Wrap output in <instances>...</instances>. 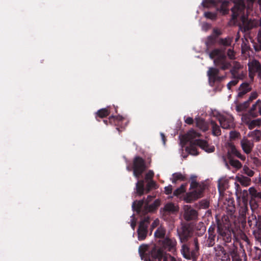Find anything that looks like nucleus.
I'll use <instances>...</instances> for the list:
<instances>
[{"mask_svg":"<svg viewBox=\"0 0 261 261\" xmlns=\"http://www.w3.org/2000/svg\"><path fill=\"white\" fill-rule=\"evenodd\" d=\"M248 5L247 7V13L244 3L242 0H239L238 2L235 3L234 6L231 8L232 18L237 21L240 20L244 31H247L255 27L257 22L254 20L249 19L247 13L252 7L253 3L255 0H247Z\"/></svg>","mask_w":261,"mask_h":261,"instance_id":"f257e3e1","label":"nucleus"},{"mask_svg":"<svg viewBox=\"0 0 261 261\" xmlns=\"http://www.w3.org/2000/svg\"><path fill=\"white\" fill-rule=\"evenodd\" d=\"M199 136V133L196 132L194 130H191L187 133L186 135V140L191 142L190 146L186 148L187 152L193 155H197L198 152L197 150L196 146H199L206 152L211 153L214 152L215 150L214 146L210 145L205 140L197 139L192 142V140Z\"/></svg>","mask_w":261,"mask_h":261,"instance_id":"f03ea898","label":"nucleus"},{"mask_svg":"<svg viewBox=\"0 0 261 261\" xmlns=\"http://www.w3.org/2000/svg\"><path fill=\"white\" fill-rule=\"evenodd\" d=\"M153 196H148L144 200L135 201L133 202V208L138 213L146 214L155 211L161 204V201L156 199L153 201Z\"/></svg>","mask_w":261,"mask_h":261,"instance_id":"7ed1b4c3","label":"nucleus"},{"mask_svg":"<svg viewBox=\"0 0 261 261\" xmlns=\"http://www.w3.org/2000/svg\"><path fill=\"white\" fill-rule=\"evenodd\" d=\"M191 188L193 189L192 191L187 194L185 197V200L187 202H191L200 198L205 189V185L203 184H198L196 181L192 180Z\"/></svg>","mask_w":261,"mask_h":261,"instance_id":"20e7f679","label":"nucleus"},{"mask_svg":"<svg viewBox=\"0 0 261 261\" xmlns=\"http://www.w3.org/2000/svg\"><path fill=\"white\" fill-rule=\"evenodd\" d=\"M210 58L214 60V64L217 66H221V69L225 70L228 69L230 65L226 62V57L223 51L219 49H214L209 54Z\"/></svg>","mask_w":261,"mask_h":261,"instance_id":"39448f33","label":"nucleus"},{"mask_svg":"<svg viewBox=\"0 0 261 261\" xmlns=\"http://www.w3.org/2000/svg\"><path fill=\"white\" fill-rule=\"evenodd\" d=\"M249 225L253 229V234L256 240L261 242V216L252 215L248 218Z\"/></svg>","mask_w":261,"mask_h":261,"instance_id":"423d86ee","label":"nucleus"},{"mask_svg":"<svg viewBox=\"0 0 261 261\" xmlns=\"http://www.w3.org/2000/svg\"><path fill=\"white\" fill-rule=\"evenodd\" d=\"M217 118L221 127L223 129H230L233 128L235 125L234 118L229 113L219 114Z\"/></svg>","mask_w":261,"mask_h":261,"instance_id":"0eeeda50","label":"nucleus"},{"mask_svg":"<svg viewBox=\"0 0 261 261\" xmlns=\"http://www.w3.org/2000/svg\"><path fill=\"white\" fill-rule=\"evenodd\" d=\"M151 255L159 261H176L174 257L171 256L169 254L164 253L161 248L155 247L151 251Z\"/></svg>","mask_w":261,"mask_h":261,"instance_id":"6e6552de","label":"nucleus"},{"mask_svg":"<svg viewBox=\"0 0 261 261\" xmlns=\"http://www.w3.org/2000/svg\"><path fill=\"white\" fill-rule=\"evenodd\" d=\"M149 223V217L147 216L145 217L140 222L138 229V239L143 240L145 239L147 233V227Z\"/></svg>","mask_w":261,"mask_h":261,"instance_id":"1a4fd4ad","label":"nucleus"},{"mask_svg":"<svg viewBox=\"0 0 261 261\" xmlns=\"http://www.w3.org/2000/svg\"><path fill=\"white\" fill-rule=\"evenodd\" d=\"M236 195L238 202H241V203H248L249 193L246 190H242L240 185L235 182Z\"/></svg>","mask_w":261,"mask_h":261,"instance_id":"9d476101","label":"nucleus"},{"mask_svg":"<svg viewBox=\"0 0 261 261\" xmlns=\"http://www.w3.org/2000/svg\"><path fill=\"white\" fill-rule=\"evenodd\" d=\"M145 169L144 160L140 158L136 157L134 161V175L137 178L143 173Z\"/></svg>","mask_w":261,"mask_h":261,"instance_id":"9b49d317","label":"nucleus"},{"mask_svg":"<svg viewBox=\"0 0 261 261\" xmlns=\"http://www.w3.org/2000/svg\"><path fill=\"white\" fill-rule=\"evenodd\" d=\"M195 249L191 251L189 247L186 245L183 244L181 249V253L183 256L187 259H191L195 258L197 254V250H198V242L197 240L194 241Z\"/></svg>","mask_w":261,"mask_h":261,"instance_id":"f8f14e48","label":"nucleus"},{"mask_svg":"<svg viewBox=\"0 0 261 261\" xmlns=\"http://www.w3.org/2000/svg\"><path fill=\"white\" fill-rule=\"evenodd\" d=\"M161 245L165 249L169 251H175L176 241L174 238L166 237L161 241Z\"/></svg>","mask_w":261,"mask_h":261,"instance_id":"ddd939ff","label":"nucleus"},{"mask_svg":"<svg viewBox=\"0 0 261 261\" xmlns=\"http://www.w3.org/2000/svg\"><path fill=\"white\" fill-rule=\"evenodd\" d=\"M215 255L218 259L221 261H230L229 255L227 253L224 248L217 246L215 248Z\"/></svg>","mask_w":261,"mask_h":261,"instance_id":"4468645a","label":"nucleus"},{"mask_svg":"<svg viewBox=\"0 0 261 261\" xmlns=\"http://www.w3.org/2000/svg\"><path fill=\"white\" fill-rule=\"evenodd\" d=\"M249 76L251 80H253L254 74L260 70V65L256 60H252L248 63Z\"/></svg>","mask_w":261,"mask_h":261,"instance_id":"2eb2a0df","label":"nucleus"},{"mask_svg":"<svg viewBox=\"0 0 261 261\" xmlns=\"http://www.w3.org/2000/svg\"><path fill=\"white\" fill-rule=\"evenodd\" d=\"M184 210V217L187 221L194 220L197 217L196 211L193 209L191 206L185 205Z\"/></svg>","mask_w":261,"mask_h":261,"instance_id":"dca6fc26","label":"nucleus"},{"mask_svg":"<svg viewBox=\"0 0 261 261\" xmlns=\"http://www.w3.org/2000/svg\"><path fill=\"white\" fill-rule=\"evenodd\" d=\"M178 211L179 207L177 205L169 202L165 205L162 210V212L164 215H168L176 214Z\"/></svg>","mask_w":261,"mask_h":261,"instance_id":"f3484780","label":"nucleus"},{"mask_svg":"<svg viewBox=\"0 0 261 261\" xmlns=\"http://www.w3.org/2000/svg\"><path fill=\"white\" fill-rule=\"evenodd\" d=\"M241 146L243 151L246 154L250 153L254 146L253 142L244 137L241 141Z\"/></svg>","mask_w":261,"mask_h":261,"instance_id":"a211bd4d","label":"nucleus"},{"mask_svg":"<svg viewBox=\"0 0 261 261\" xmlns=\"http://www.w3.org/2000/svg\"><path fill=\"white\" fill-rule=\"evenodd\" d=\"M177 232L181 243L186 242L191 236L190 230L186 226H182L180 230H178Z\"/></svg>","mask_w":261,"mask_h":261,"instance_id":"6ab92c4d","label":"nucleus"},{"mask_svg":"<svg viewBox=\"0 0 261 261\" xmlns=\"http://www.w3.org/2000/svg\"><path fill=\"white\" fill-rule=\"evenodd\" d=\"M218 72L219 70L218 69L215 68H210L207 71V75L208 76L209 80L210 81H213V82L217 80H220L221 78L218 76Z\"/></svg>","mask_w":261,"mask_h":261,"instance_id":"aec40b11","label":"nucleus"},{"mask_svg":"<svg viewBox=\"0 0 261 261\" xmlns=\"http://www.w3.org/2000/svg\"><path fill=\"white\" fill-rule=\"evenodd\" d=\"M235 179L244 187H247L251 184V179L242 175H237Z\"/></svg>","mask_w":261,"mask_h":261,"instance_id":"412c9836","label":"nucleus"},{"mask_svg":"<svg viewBox=\"0 0 261 261\" xmlns=\"http://www.w3.org/2000/svg\"><path fill=\"white\" fill-rule=\"evenodd\" d=\"M136 189L137 193L140 196L142 195L145 193H146V189L144 188V181L141 180L138 181L136 184Z\"/></svg>","mask_w":261,"mask_h":261,"instance_id":"4be33fe9","label":"nucleus"},{"mask_svg":"<svg viewBox=\"0 0 261 261\" xmlns=\"http://www.w3.org/2000/svg\"><path fill=\"white\" fill-rule=\"evenodd\" d=\"M238 204L239 205V215L242 218L245 219L248 211V203H241V202H239Z\"/></svg>","mask_w":261,"mask_h":261,"instance_id":"5701e85b","label":"nucleus"},{"mask_svg":"<svg viewBox=\"0 0 261 261\" xmlns=\"http://www.w3.org/2000/svg\"><path fill=\"white\" fill-rule=\"evenodd\" d=\"M253 110H252L251 109V110H250V111L249 113L244 114L242 116V122L246 124L247 125H248L249 123L251 121V120H252V118L256 116V115H254L253 114Z\"/></svg>","mask_w":261,"mask_h":261,"instance_id":"b1692460","label":"nucleus"},{"mask_svg":"<svg viewBox=\"0 0 261 261\" xmlns=\"http://www.w3.org/2000/svg\"><path fill=\"white\" fill-rule=\"evenodd\" d=\"M227 147L228 159L231 158V155H235L238 152V150L237 149L235 146L231 143H228L227 144Z\"/></svg>","mask_w":261,"mask_h":261,"instance_id":"393cba45","label":"nucleus"},{"mask_svg":"<svg viewBox=\"0 0 261 261\" xmlns=\"http://www.w3.org/2000/svg\"><path fill=\"white\" fill-rule=\"evenodd\" d=\"M248 135L252 138L253 140L254 141H258L261 139V132L257 129L250 132Z\"/></svg>","mask_w":261,"mask_h":261,"instance_id":"a878e982","label":"nucleus"},{"mask_svg":"<svg viewBox=\"0 0 261 261\" xmlns=\"http://www.w3.org/2000/svg\"><path fill=\"white\" fill-rule=\"evenodd\" d=\"M240 92L239 93V95L241 96L242 95L245 94L248 91L250 90V88L249 87V84L247 83H243L241 85L240 87Z\"/></svg>","mask_w":261,"mask_h":261,"instance_id":"bb28decb","label":"nucleus"},{"mask_svg":"<svg viewBox=\"0 0 261 261\" xmlns=\"http://www.w3.org/2000/svg\"><path fill=\"white\" fill-rule=\"evenodd\" d=\"M196 126L203 131H206L208 129L206 123L202 119H196Z\"/></svg>","mask_w":261,"mask_h":261,"instance_id":"cd10ccee","label":"nucleus"},{"mask_svg":"<svg viewBox=\"0 0 261 261\" xmlns=\"http://www.w3.org/2000/svg\"><path fill=\"white\" fill-rule=\"evenodd\" d=\"M231 73L233 77L237 78L238 80H242L246 75V73H244L243 71H236L235 69H232Z\"/></svg>","mask_w":261,"mask_h":261,"instance_id":"c85d7f7f","label":"nucleus"},{"mask_svg":"<svg viewBox=\"0 0 261 261\" xmlns=\"http://www.w3.org/2000/svg\"><path fill=\"white\" fill-rule=\"evenodd\" d=\"M166 233V229L162 226L159 227L154 232V236L155 238H164Z\"/></svg>","mask_w":261,"mask_h":261,"instance_id":"c756f323","label":"nucleus"},{"mask_svg":"<svg viewBox=\"0 0 261 261\" xmlns=\"http://www.w3.org/2000/svg\"><path fill=\"white\" fill-rule=\"evenodd\" d=\"M211 126L214 135L218 136L221 135V129L219 126L215 122H211Z\"/></svg>","mask_w":261,"mask_h":261,"instance_id":"7c9ffc66","label":"nucleus"},{"mask_svg":"<svg viewBox=\"0 0 261 261\" xmlns=\"http://www.w3.org/2000/svg\"><path fill=\"white\" fill-rule=\"evenodd\" d=\"M261 125V119L258 118L254 120H251V121L248 124V126L249 129H251L254 128L256 126H259Z\"/></svg>","mask_w":261,"mask_h":261,"instance_id":"2f4dec72","label":"nucleus"},{"mask_svg":"<svg viewBox=\"0 0 261 261\" xmlns=\"http://www.w3.org/2000/svg\"><path fill=\"white\" fill-rule=\"evenodd\" d=\"M248 191L252 198H259V194L261 193V192H258L254 187L249 188Z\"/></svg>","mask_w":261,"mask_h":261,"instance_id":"473e14b6","label":"nucleus"},{"mask_svg":"<svg viewBox=\"0 0 261 261\" xmlns=\"http://www.w3.org/2000/svg\"><path fill=\"white\" fill-rule=\"evenodd\" d=\"M229 164L232 167L236 168L237 169H240L242 167L241 163L238 161L236 160H233L232 158H230L228 159Z\"/></svg>","mask_w":261,"mask_h":261,"instance_id":"72a5a7b5","label":"nucleus"},{"mask_svg":"<svg viewBox=\"0 0 261 261\" xmlns=\"http://www.w3.org/2000/svg\"><path fill=\"white\" fill-rule=\"evenodd\" d=\"M147 184L146 186V193H148L151 189L157 188V186L155 182L152 180H147Z\"/></svg>","mask_w":261,"mask_h":261,"instance_id":"f704fd0d","label":"nucleus"},{"mask_svg":"<svg viewBox=\"0 0 261 261\" xmlns=\"http://www.w3.org/2000/svg\"><path fill=\"white\" fill-rule=\"evenodd\" d=\"M218 232L222 236H226L227 233L229 232V230L225 227H222L221 224L218 225Z\"/></svg>","mask_w":261,"mask_h":261,"instance_id":"c9c22d12","label":"nucleus"},{"mask_svg":"<svg viewBox=\"0 0 261 261\" xmlns=\"http://www.w3.org/2000/svg\"><path fill=\"white\" fill-rule=\"evenodd\" d=\"M202 4L204 7H210L216 5V2L214 0H203Z\"/></svg>","mask_w":261,"mask_h":261,"instance_id":"e433bc0d","label":"nucleus"},{"mask_svg":"<svg viewBox=\"0 0 261 261\" xmlns=\"http://www.w3.org/2000/svg\"><path fill=\"white\" fill-rule=\"evenodd\" d=\"M243 173L247 175L249 177L253 176L254 172L253 170L250 169L248 167L245 165L243 168Z\"/></svg>","mask_w":261,"mask_h":261,"instance_id":"4c0bfd02","label":"nucleus"},{"mask_svg":"<svg viewBox=\"0 0 261 261\" xmlns=\"http://www.w3.org/2000/svg\"><path fill=\"white\" fill-rule=\"evenodd\" d=\"M97 114L100 117L103 118L108 116L109 112L107 108H104L99 110Z\"/></svg>","mask_w":261,"mask_h":261,"instance_id":"58836bf2","label":"nucleus"},{"mask_svg":"<svg viewBox=\"0 0 261 261\" xmlns=\"http://www.w3.org/2000/svg\"><path fill=\"white\" fill-rule=\"evenodd\" d=\"M228 4L229 2L227 1H225L223 2L221 8L220 9V11L222 12L223 14H225L228 13V9L227 7Z\"/></svg>","mask_w":261,"mask_h":261,"instance_id":"ea45409f","label":"nucleus"},{"mask_svg":"<svg viewBox=\"0 0 261 261\" xmlns=\"http://www.w3.org/2000/svg\"><path fill=\"white\" fill-rule=\"evenodd\" d=\"M230 254L232 257V261H242V259L239 256L237 251L235 250H232L230 252Z\"/></svg>","mask_w":261,"mask_h":261,"instance_id":"a19ab883","label":"nucleus"},{"mask_svg":"<svg viewBox=\"0 0 261 261\" xmlns=\"http://www.w3.org/2000/svg\"><path fill=\"white\" fill-rule=\"evenodd\" d=\"M185 191V186L182 185L179 188L177 189L174 192V195L175 196H178L180 194L184 193Z\"/></svg>","mask_w":261,"mask_h":261,"instance_id":"79ce46f5","label":"nucleus"},{"mask_svg":"<svg viewBox=\"0 0 261 261\" xmlns=\"http://www.w3.org/2000/svg\"><path fill=\"white\" fill-rule=\"evenodd\" d=\"M231 39L229 37L221 40V43L224 46H229L231 43Z\"/></svg>","mask_w":261,"mask_h":261,"instance_id":"37998d69","label":"nucleus"},{"mask_svg":"<svg viewBox=\"0 0 261 261\" xmlns=\"http://www.w3.org/2000/svg\"><path fill=\"white\" fill-rule=\"evenodd\" d=\"M204 16L207 18L214 20L216 18L217 15L216 13L208 12L204 13Z\"/></svg>","mask_w":261,"mask_h":261,"instance_id":"c03bdc74","label":"nucleus"},{"mask_svg":"<svg viewBox=\"0 0 261 261\" xmlns=\"http://www.w3.org/2000/svg\"><path fill=\"white\" fill-rule=\"evenodd\" d=\"M256 108L258 109L259 112L261 115V100H257L256 103L252 106V109L254 110Z\"/></svg>","mask_w":261,"mask_h":261,"instance_id":"a18cd8bd","label":"nucleus"},{"mask_svg":"<svg viewBox=\"0 0 261 261\" xmlns=\"http://www.w3.org/2000/svg\"><path fill=\"white\" fill-rule=\"evenodd\" d=\"M233 79L229 82L227 85L228 89H230L231 87L237 85L239 82L237 78L233 77Z\"/></svg>","mask_w":261,"mask_h":261,"instance_id":"49530a36","label":"nucleus"},{"mask_svg":"<svg viewBox=\"0 0 261 261\" xmlns=\"http://www.w3.org/2000/svg\"><path fill=\"white\" fill-rule=\"evenodd\" d=\"M154 175L153 172L152 170H149L145 175V180H152V178L153 177Z\"/></svg>","mask_w":261,"mask_h":261,"instance_id":"de8ad7c7","label":"nucleus"},{"mask_svg":"<svg viewBox=\"0 0 261 261\" xmlns=\"http://www.w3.org/2000/svg\"><path fill=\"white\" fill-rule=\"evenodd\" d=\"M229 135L230 138L232 140H234L240 136V134L236 131H231L230 132Z\"/></svg>","mask_w":261,"mask_h":261,"instance_id":"09e8293b","label":"nucleus"},{"mask_svg":"<svg viewBox=\"0 0 261 261\" xmlns=\"http://www.w3.org/2000/svg\"><path fill=\"white\" fill-rule=\"evenodd\" d=\"M136 225V220H135L134 215L131 216L130 226L133 230L135 229Z\"/></svg>","mask_w":261,"mask_h":261,"instance_id":"8fccbe9b","label":"nucleus"},{"mask_svg":"<svg viewBox=\"0 0 261 261\" xmlns=\"http://www.w3.org/2000/svg\"><path fill=\"white\" fill-rule=\"evenodd\" d=\"M173 177L174 178V180L177 179H182L183 176L180 173H175L173 174Z\"/></svg>","mask_w":261,"mask_h":261,"instance_id":"3c124183","label":"nucleus"},{"mask_svg":"<svg viewBox=\"0 0 261 261\" xmlns=\"http://www.w3.org/2000/svg\"><path fill=\"white\" fill-rule=\"evenodd\" d=\"M172 186H168L167 187H166L165 188V193L166 194H171L172 192Z\"/></svg>","mask_w":261,"mask_h":261,"instance_id":"603ef678","label":"nucleus"},{"mask_svg":"<svg viewBox=\"0 0 261 261\" xmlns=\"http://www.w3.org/2000/svg\"><path fill=\"white\" fill-rule=\"evenodd\" d=\"M227 55L229 58L233 59L234 57V51L231 49H228L227 51Z\"/></svg>","mask_w":261,"mask_h":261,"instance_id":"864d4df0","label":"nucleus"},{"mask_svg":"<svg viewBox=\"0 0 261 261\" xmlns=\"http://www.w3.org/2000/svg\"><path fill=\"white\" fill-rule=\"evenodd\" d=\"M236 156L240 159L242 161H245L246 159V157L245 155H242L240 151H238V152L237 153V154L235 155Z\"/></svg>","mask_w":261,"mask_h":261,"instance_id":"5fc2aeb1","label":"nucleus"},{"mask_svg":"<svg viewBox=\"0 0 261 261\" xmlns=\"http://www.w3.org/2000/svg\"><path fill=\"white\" fill-rule=\"evenodd\" d=\"M236 156L240 159L242 161H245L246 159V157L245 155H242L240 151H238V152L237 153V154L235 155Z\"/></svg>","mask_w":261,"mask_h":261,"instance_id":"6e6d98bb","label":"nucleus"},{"mask_svg":"<svg viewBox=\"0 0 261 261\" xmlns=\"http://www.w3.org/2000/svg\"><path fill=\"white\" fill-rule=\"evenodd\" d=\"M193 120L191 117H188L185 120V122L187 124H191L193 123Z\"/></svg>","mask_w":261,"mask_h":261,"instance_id":"4d7b16f0","label":"nucleus"},{"mask_svg":"<svg viewBox=\"0 0 261 261\" xmlns=\"http://www.w3.org/2000/svg\"><path fill=\"white\" fill-rule=\"evenodd\" d=\"M257 96H258L257 93L256 92H254L251 93L250 98H251L252 99H254L256 98L257 97Z\"/></svg>","mask_w":261,"mask_h":261,"instance_id":"13d9d810","label":"nucleus"},{"mask_svg":"<svg viewBox=\"0 0 261 261\" xmlns=\"http://www.w3.org/2000/svg\"><path fill=\"white\" fill-rule=\"evenodd\" d=\"M241 66L239 63H236L233 69H235L236 71H239V69L241 68Z\"/></svg>","mask_w":261,"mask_h":261,"instance_id":"bf43d9fd","label":"nucleus"},{"mask_svg":"<svg viewBox=\"0 0 261 261\" xmlns=\"http://www.w3.org/2000/svg\"><path fill=\"white\" fill-rule=\"evenodd\" d=\"M160 135H161V138H162V140L163 144L165 145V143H166L165 136L164 134L163 133H161Z\"/></svg>","mask_w":261,"mask_h":261,"instance_id":"052dcab7","label":"nucleus"},{"mask_svg":"<svg viewBox=\"0 0 261 261\" xmlns=\"http://www.w3.org/2000/svg\"><path fill=\"white\" fill-rule=\"evenodd\" d=\"M159 224V220L158 219L155 220L152 224V227L157 226Z\"/></svg>","mask_w":261,"mask_h":261,"instance_id":"680f3d73","label":"nucleus"},{"mask_svg":"<svg viewBox=\"0 0 261 261\" xmlns=\"http://www.w3.org/2000/svg\"><path fill=\"white\" fill-rule=\"evenodd\" d=\"M257 39L259 42H261V30L259 31L258 32Z\"/></svg>","mask_w":261,"mask_h":261,"instance_id":"e2e57ef3","label":"nucleus"},{"mask_svg":"<svg viewBox=\"0 0 261 261\" xmlns=\"http://www.w3.org/2000/svg\"><path fill=\"white\" fill-rule=\"evenodd\" d=\"M210 26L207 23H204V24H203V25H202V29H204L205 28V29H206V28H208Z\"/></svg>","mask_w":261,"mask_h":261,"instance_id":"0e129e2a","label":"nucleus"},{"mask_svg":"<svg viewBox=\"0 0 261 261\" xmlns=\"http://www.w3.org/2000/svg\"><path fill=\"white\" fill-rule=\"evenodd\" d=\"M214 32L217 34V35H219L220 34V31L218 30H214Z\"/></svg>","mask_w":261,"mask_h":261,"instance_id":"69168bd1","label":"nucleus"},{"mask_svg":"<svg viewBox=\"0 0 261 261\" xmlns=\"http://www.w3.org/2000/svg\"><path fill=\"white\" fill-rule=\"evenodd\" d=\"M258 183L260 185V186H261V176H259L258 177Z\"/></svg>","mask_w":261,"mask_h":261,"instance_id":"338daca9","label":"nucleus"},{"mask_svg":"<svg viewBox=\"0 0 261 261\" xmlns=\"http://www.w3.org/2000/svg\"><path fill=\"white\" fill-rule=\"evenodd\" d=\"M259 5L261 6V0H258V2Z\"/></svg>","mask_w":261,"mask_h":261,"instance_id":"774afa93","label":"nucleus"}]
</instances>
